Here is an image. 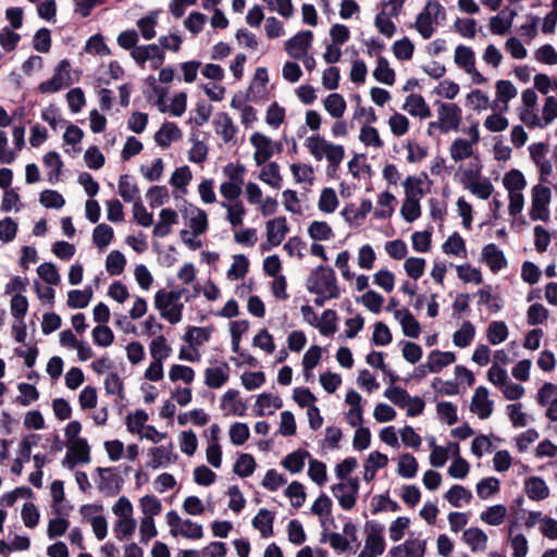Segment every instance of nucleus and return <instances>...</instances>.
I'll use <instances>...</instances> for the list:
<instances>
[{
    "mask_svg": "<svg viewBox=\"0 0 557 557\" xmlns=\"http://www.w3.org/2000/svg\"><path fill=\"white\" fill-rule=\"evenodd\" d=\"M185 288L172 290L159 289L154 294L153 305L160 317L171 324H177L183 319L184 304L181 301Z\"/></svg>",
    "mask_w": 557,
    "mask_h": 557,
    "instance_id": "1",
    "label": "nucleus"
},
{
    "mask_svg": "<svg viewBox=\"0 0 557 557\" xmlns=\"http://www.w3.org/2000/svg\"><path fill=\"white\" fill-rule=\"evenodd\" d=\"M306 287L311 294H326L329 297H339L335 272L331 268L319 265L307 278Z\"/></svg>",
    "mask_w": 557,
    "mask_h": 557,
    "instance_id": "2",
    "label": "nucleus"
},
{
    "mask_svg": "<svg viewBox=\"0 0 557 557\" xmlns=\"http://www.w3.org/2000/svg\"><path fill=\"white\" fill-rule=\"evenodd\" d=\"M446 16L444 7L434 0H429L424 9L418 14L414 27L423 39H429L435 32L438 20Z\"/></svg>",
    "mask_w": 557,
    "mask_h": 557,
    "instance_id": "3",
    "label": "nucleus"
},
{
    "mask_svg": "<svg viewBox=\"0 0 557 557\" xmlns=\"http://www.w3.org/2000/svg\"><path fill=\"white\" fill-rule=\"evenodd\" d=\"M424 183L417 176H407L405 182L407 198L401 207V214L407 222H412L420 216L419 199L423 196Z\"/></svg>",
    "mask_w": 557,
    "mask_h": 557,
    "instance_id": "4",
    "label": "nucleus"
},
{
    "mask_svg": "<svg viewBox=\"0 0 557 557\" xmlns=\"http://www.w3.org/2000/svg\"><path fill=\"white\" fill-rule=\"evenodd\" d=\"M166 523L170 527L172 536H183L188 540H200L203 536L201 524L190 519H182L175 510H171L165 516Z\"/></svg>",
    "mask_w": 557,
    "mask_h": 557,
    "instance_id": "5",
    "label": "nucleus"
},
{
    "mask_svg": "<svg viewBox=\"0 0 557 557\" xmlns=\"http://www.w3.org/2000/svg\"><path fill=\"white\" fill-rule=\"evenodd\" d=\"M249 140L255 148L253 159L258 165L267 163L274 153L282 151V144L273 141L260 132H255Z\"/></svg>",
    "mask_w": 557,
    "mask_h": 557,
    "instance_id": "6",
    "label": "nucleus"
},
{
    "mask_svg": "<svg viewBox=\"0 0 557 557\" xmlns=\"http://www.w3.org/2000/svg\"><path fill=\"white\" fill-rule=\"evenodd\" d=\"M437 106V124L442 133L457 131L461 123L462 111L453 102H436Z\"/></svg>",
    "mask_w": 557,
    "mask_h": 557,
    "instance_id": "7",
    "label": "nucleus"
},
{
    "mask_svg": "<svg viewBox=\"0 0 557 557\" xmlns=\"http://www.w3.org/2000/svg\"><path fill=\"white\" fill-rule=\"evenodd\" d=\"M359 487L358 478H348L345 482L334 484L332 493L344 510H350L356 505Z\"/></svg>",
    "mask_w": 557,
    "mask_h": 557,
    "instance_id": "8",
    "label": "nucleus"
},
{
    "mask_svg": "<svg viewBox=\"0 0 557 557\" xmlns=\"http://www.w3.org/2000/svg\"><path fill=\"white\" fill-rule=\"evenodd\" d=\"M450 157L455 161L471 159V169L466 170L462 174H480V160L474 156L473 145L465 138H456L450 145Z\"/></svg>",
    "mask_w": 557,
    "mask_h": 557,
    "instance_id": "9",
    "label": "nucleus"
},
{
    "mask_svg": "<svg viewBox=\"0 0 557 557\" xmlns=\"http://www.w3.org/2000/svg\"><path fill=\"white\" fill-rule=\"evenodd\" d=\"M69 67V61L62 60L54 70L52 77L39 84L38 90L41 94H52L70 86L72 82Z\"/></svg>",
    "mask_w": 557,
    "mask_h": 557,
    "instance_id": "10",
    "label": "nucleus"
},
{
    "mask_svg": "<svg viewBox=\"0 0 557 557\" xmlns=\"http://www.w3.org/2000/svg\"><path fill=\"white\" fill-rule=\"evenodd\" d=\"M550 189L546 186L536 185L532 193V206L530 216L534 221H547L549 218L548 203L550 201Z\"/></svg>",
    "mask_w": 557,
    "mask_h": 557,
    "instance_id": "11",
    "label": "nucleus"
},
{
    "mask_svg": "<svg viewBox=\"0 0 557 557\" xmlns=\"http://www.w3.org/2000/svg\"><path fill=\"white\" fill-rule=\"evenodd\" d=\"M364 532L367 535L364 547L374 554L382 555L385 550L384 525L375 520H370L366 522Z\"/></svg>",
    "mask_w": 557,
    "mask_h": 557,
    "instance_id": "12",
    "label": "nucleus"
},
{
    "mask_svg": "<svg viewBox=\"0 0 557 557\" xmlns=\"http://www.w3.org/2000/svg\"><path fill=\"white\" fill-rule=\"evenodd\" d=\"M289 228L285 216H278L267 222V242L263 244V250H269L278 246Z\"/></svg>",
    "mask_w": 557,
    "mask_h": 557,
    "instance_id": "13",
    "label": "nucleus"
},
{
    "mask_svg": "<svg viewBox=\"0 0 557 557\" xmlns=\"http://www.w3.org/2000/svg\"><path fill=\"white\" fill-rule=\"evenodd\" d=\"M313 34L311 30H302L288 39L285 49L288 55L295 60L306 57L308 49L311 47Z\"/></svg>",
    "mask_w": 557,
    "mask_h": 557,
    "instance_id": "14",
    "label": "nucleus"
},
{
    "mask_svg": "<svg viewBox=\"0 0 557 557\" xmlns=\"http://www.w3.org/2000/svg\"><path fill=\"white\" fill-rule=\"evenodd\" d=\"M215 133L222 138L224 144H237L238 127L234 124L232 117L224 112L218 113L213 119Z\"/></svg>",
    "mask_w": 557,
    "mask_h": 557,
    "instance_id": "15",
    "label": "nucleus"
},
{
    "mask_svg": "<svg viewBox=\"0 0 557 557\" xmlns=\"http://www.w3.org/2000/svg\"><path fill=\"white\" fill-rule=\"evenodd\" d=\"M470 410L480 419H487L493 412V401L488 398V391L479 386L471 400Z\"/></svg>",
    "mask_w": 557,
    "mask_h": 557,
    "instance_id": "16",
    "label": "nucleus"
},
{
    "mask_svg": "<svg viewBox=\"0 0 557 557\" xmlns=\"http://www.w3.org/2000/svg\"><path fill=\"white\" fill-rule=\"evenodd\" d=\"M237 389H227L221 398V409L224 416L243 417L247 410L245 403L238 397Z\"/></svg>",
    "mask_w": 557,
    "mask_h": 557,
    "instance_id": "17",
    "label": "nucleus"
},
{
    "mask_svg": "<svg viewBox=\"0 0 557 557\" xmlns=\"http://www.w3.org/2000/svg\"><path fill=\"white\" fill-rule=\"evenodd\" d=\"M482 261L485 262L494 273H497L507 265L503 250L495 244H487L483 247Z\"/></svg>",
    "mask_w": 557,
    "mask_h": 557,
    "instance_id": "18",
    "label": "nucleus"
},
{
    "mask_svg": "<svg viewBox=\"0 0 557 557\" xmlns=\"http://www.w3.org/2000/svg\"><path fill=\"white\" fill-rule=\"evenodd\" d=\"M178 223V214L176 211L170 208H164L159 213V221L153 227V235L159 238H163L171 233V228L174 224Z\"/></svg>",
    "mask_w": 557,
    "mask_h": 557,
    "instance_id": "19",
    "label": "nucleus"
},
{
    "mask_svg": "<svg viewBox=\"0 0 557 557\" xmlns=\"http://www.w3.org/2000/svg\"><path fill=\"white\" fill-rule=\"evenodd\" d=\"M230 367L222 363L218 367L207 368L205 371V384L210 388L222 387L230 379Z\"/></svg>",
    "mask_w": 557,
    "mask_h": 557,
    "instance_id": "20",
    "label": "nucleus"
},
{
    "mask_svg": "<svg viewBox=\"0 0 557 557\" xmlns=\"http://www.w3.org/2000/svg\"><path fill=\"white\" fill-rule=\"evenodd\" d=\"M463 185L475 196L481 199H487L493 193V185L482 176H463Z\"/></svg>",
    "mask_w": 557,
    "mask_h": 557,
    "instance_id": "21",
    "label": "nucleus"
},
{
    "mask_svg": "<svg viewBox=\"0 0 557 557\" xmlns=\"http://www.w3.org/2000/svg\"><path fill=\"white\" fill-rule=\"evenodd\" d=\"M395 319L400 323L403 332L406 336L418 338L421 333V326L413 314L407 310H395Z\"/></svg>",
    "mask_w": 557,
    "mask_h": 557,
    "instance_id": "22",
    "label": "nucleus"
},
{
    "mask_svg": "<svg viewBox=\"0 0 557 557\" xmlns=\"http://www.w3.org/2000/svg\"><path fill=\"white\" fill-rule=\"evenodd\" d=\"M403 109L412 116L428 119L431 116V110L421 95L410 94L403 106Z\"/></svg>",
    "mask_w": 557,
    "mask_h": 557,
    "instance_id": "23",
    "label": "nucleus"
},
{
    "mask_svg": "<svg viewBox=\"0 0 557 557\" xmlns=\"http://www.w3.org/2000/svg\"><path fill=\"white\" fill-rule=\"evenodd\" d=\"M99 474L98 488L107 495H114L119 492V476L112 468H97Z\"/></svg>",
    "mask_w": 557,
    "mask_h": 557,
    "instance_id": "24",
    "label": "nucleus"
},
{
    "mask_svg": "<svg viewBox=\"0 0 557 557\" xmlns=\"http://www.w3.org/2000/svg\"><path fill=\"white\" fill-rule=\"evenodd\" d=\"M456 361L451 351L432 350L426 358V367L431 373H440L445 367Z\"/></svg>",
    "mask_w": 557,
    "mask_h": 557,
    "instance_id": "25",
    "label": "nucleus"
},
{
    "mask_svg": "<svg viewBox=\"0 0 557 557\" xmlns=\"http://www.w3.org/2000/svg\"><path fill=\"white\" fill-rule=\"evenodd\" d=\"M527 496L532 500H543L549 496V488L540 476H530L524 481Z\"/></svg>",
    "mask_w": 557,
    "mask_h": 557,
    "instance_id": "26",
    "label": "nucleus"
},
{
    "mask_svg": "<svg viewBox=\"0 0 557 557\" xmlns=\"http://www.w3.org/2000/svg\"><path fill=\"white\" fill-rule=\"evenodd\" d=\"M516 12L513 10H502L497 15L490 20V29L494 35L507 34L511 26Z\"/></svg>",
    "mask_w": 557,
    "mask_h": 557,
    "instance_id": "27",
    "label": "nucleus"
},
{
    "mask_svg": "<svg viewBox=\"0 0 557 557\" xmlns=\"http://www.w3.org/2000/svg\"><path fill=\"white\" fill-rule=\"evenodd\" d=\"M547 151V146L543 143H536L529 146L530 157L539 168L540 174H552V164L546 158Z\"/></svg>",
    "mask_w": 557,
    "mask_h": 557,
    "instance_id": "28",
    "label": "nucleus"
},
{
    "mask_svg": "<svg viewBox=\"0 0 557 557\" xmlns=\"http://www.w3.org/2000/svg\"><path fill=\"white\" fill-rule=\"evenodd\" d=\"M388 462V458L386 455L380 451H372L364 463L363 471V480L366 482H371L376 474V471L381 468H384Z\"/></svg>",
    "mask_w": 557,
    "mask_h": 557,
    "instance_id": "29",
    "label": "nucleus"
},
{
    "mask_svg": "<svg viewBox=\"0 0 557 557\" xmlns=\"http://www.w3.org/2000/svg\"><path fill=\"white\" fill-rule=\"evenodd\" d=\"M463 541L472 552H483L487 546V535L480 528H469L463 531Z\"/></svg>",
    "mask_w": 557,
    "mask_h": 557,
    "instance_id": "30",
    "label": "nucleus"
},
{
    "mask_svg": "<svg viewBox=\"0 0 557 557\" xmlns=\"http://www.w3.org/2000/svg\"><path fill=\"white\" fill-rule=\"evenodd\" d=\"M273 513L265 508H261L252 519V525L262 537L267 539L273 534Z\"/></svg>",
    "mask_w": 557,
    "mask_h": 557,
    "instance_id": "31",
    "label": "nucleus"
},
{
    "mask_svg": "<svg viewBox=\"0 0 557 557\" xmlns=\"http://www.w3.org/2000/svg\"><path fill=\"white\" fill-rule=\"evenodd\" d=\"M283 406V401L278 396L272 394H261L258 396L256 401V413L259 417L265 414H272L275 409H280Z\"/></svg>",
    "mask_w": 557,
    "mask_h": 557,
    "instance_id": "32",
    "label": "nucleus"
},
{
    "mask_svg": "<svg viewBox=\"0 0 557 557\" xmlns=\"http://www.w3.org/2000/svg\"><path fill=\"white\" fill-rule=\"evenodd\" d=\"M444 498L456 508H460L463 504H469L472 499L470 490L462 485H453L444 495Z\"/></svg>",
    "mask_w": 557,
    "mask_h": 557,
    "instance_id": "33",
    "label": "nucleus"
},
{
    "mask_svg": "<svg viewBox=\"0 0 557 557\" xmlns=\"http://www.w3.org/2000/svg\"><path fill=\"white\" fill-rule=\"evenodd\" d=\"M182 136L181 129L175 123H164L160 129L154 134V140L159 146L169 147L172 141L180 139Z\"/></svg>",
    "mask_w": 557,
    "mask_h": 557,
    "instance_id": "34",
    "label": "nucleus"
},
{
    "mask_svg": "<svg viewBox=\"0 0 557 557\" xmlns=\"http://www.w3.org/2000/svg\"><path fill=\"white\" fill-rule=\"evenodd\" d=\"M455 63L458 67L467 71H474L475 53L471 47L459 45L455 49L454 55Z\"/></svg>",
    "mask_w": 557,
    "mask_h": 557,
    "instance_id": "35",
    "label": "nucleus"
},
{
    "mask_svg": "<svg viewBox=\"0 0 557 557\" xmlns=\"http://www.w3.org/2000/svg\"><path fill=\"white\" fill-rule=\"evenodd\" d=\"M159 14L160 11L154 10L137 21L136 25L145 40H151L156 37L157 33L154 28L158 24Z\"/></svg>",
    "mask_w": 557,
    "mask_h": 557,
    "instance_id": "36",
    "label": "nucleus"
},
{
    "mask_svg": "<svg viewBox=\"0 0 557 557\" xmlns=\"http://www.w3.org/2000/svg\"><path fill=\"white\" fill-rule=\"evenodd\" d=\"M323 107L333 119L338 120L344 115L347 104L341 94L333 92L323 100Z\"/></svg>",
    "mask_w": 557,
    "mask_h": 557,
    "instance_id": "37",
    "label": "nucleus"
},
{
    "mask_svg": "<svg viewBox=\"0 0 557 557\" xmlns=\"http://www.w3.org/2000/svg\"><path fill=\"white\" fill-rule=\"evenodd\" d=\"M475 336V326L470 321H463L453 334V343L458 348L468 347Z\"/></svg>",
    "mask_w": 557,
    "mask_h": 557,
    "instance_id": "38",
    "label": "nucleus"
},
{
    "mask_svg": "<svg viewBox=\"0 0 557 557\" xmlns=\"http://www.w3.org/2000/svg\"><path fill=\"white\" fill-rule=\"evenodd\" d=\"M310 458V454L305 449H298L288 454L282 461V465L285 469L290 471L292 473L300 472L307 459Z\"/></svg>",
    "mask_w": 557,
    "mask_h": 557,
    "instance_id": "39",
    "label": "nucleus"
},
{
    "mask_svg": "<svg viewBox=\"0 0 557 557\" xmlns=\"http://www.w3.org/2000/svg\"><path fill=\"white\" fill-rule=\"evenodd\" d=\"M189 222L188 225L195 236H198L207 231L208 220L203 210L198 208H190L186 211Z\"/></svg>",
    "mask_w": 557,
    "mask_h": 557,
    "instance_id": "40",
    "label": "nucleus"
},
{
    "mask_svg": "<svg viewBox=\"0 0 557 557\" xmlns=\"http://www.w3.org/2000/svg\"><path fill=\"white\" fill-rule=\"evenodd\" d=\"M509 331L504 321H492L486 330V338L491 345H498L505 342Z\"/></svg>",
    "mask_w": 557,
    "mask_h": 557,
    "instance_id": "41",
    "label": "nucleus"
},
{
    "mask_svg": "<svg viewBox=\"0 0 557 557\" xmlns=\"http://www.w3.org/2000/svg\"><path fill=\"white\" fill-rule=\"evenodd\" d=\"M332 143H329L323 137L315 135L310 136L306 139L305 146L308 148L313 158L321 161L325 158L329 147Z\"/></svg>",
    "mask_w": 557,
    "mask_h": 557,
    "instance_id": "42",
    "label": "nucleus"
},
{
    "mask_svg": "<svg viewBox=\"0 0 557 557\" xmlns=\"http://www.w3.org/2000/svg\"><path fill=\"white\" fill-rule=\"evenodd\" d=\"M373 76L377 82L385 85L392 86L395 83V72L389 67V63L384 57H379Z\"/></svg>",
    "mask_w": 557,
    "mask_h": 557,
    "instance_id": "43",
    "label": "nucleus"
},
{
    "mask_svg": "<svg viewBox=\"0 0 557 557\" xmlns=\"http://www.w3.org/2000/svg\"><path fill=\"white\" fill-rule=\"evenodd\" d=\"M92 298V290L87 287L83 290L72 289L67 293V306L73 309L86 308Z\"/></svg>",
    "mask_w": 557,
    "mask_h": 557,
    "instance_id": "44",
    "label": "nucleus"
},
{
    "mask_svg": "<svg viewBox=\"0 0 557 557\" xmlns=\"http://www.w3.org/2000/svg\"><path fill=\"white\" fill-rule=\"evenodd\" d=\"M211 335V329L189 326L184 335V341L191 347L207 343Z\"/></svg>",
    "mask_w": 557,
    "mask_h": 557,
    "instance_id": "45",
    "label": "nucleus"
},
{
    "mask_svg": "<svg viewBox=\"0 0 557 557\" xmlns=\"http://www.w3.org/2000/svg\"><path fill=\"white\" fill-rule=\"evenodd\" d=\"M506 515L507 509L504 505H494L481 512L480 518L483 522L496 527L504 522Z\"/></svg>",
    "mask_w": 557,
    "mask_h": 557,
    "instance_id": "46",
    "label": "nucleus"
},
{
    "mask_svg": "<svg viewBox=\"0 0 557 557\" xmlns=\"http://www.w3.org/2000/svg\"><path fill=\"white\" fill-rule=\"evenodd\" d=\"M308 234L313 240H330L334 237L332 227L324 221H313L308 227Z\"/></svg>",
    "mask_w": 557,
    "mask_h": 557,
    "instance_id": "47",
    "label": "nucleus"
},
{
    "mask_svg": "<svg viewBox=\"0 0 557 557\" xmlns=\"http://www.w3.org/2000/svg\"><path fill=\"white\" fill-rule=\"evenodd\" d=\"M418 471V461L410 454H404L398 461V474L405 479H412Z\"/></svg>",
    "mask_w": 557,
    "mask_h": 557,
    "instance_id": "48",
    "label": "nucleus"
},
{
    "mask_svg": "<svg viewBox=\"0 0 557 557\" xmlns=\"http://www.w3.org/2000/svg\"><path fill=\"white\" fill-rule=\"evenodd\" d=\"M171 351L172 349L166 344V339L163 335L157 336L150 343V355L152 360H159L163 362V360L170 356Z\"/></svg>",
    "mask_w": 557,
    "mask_h": 557,
    "instance_id": "49",
    "label": "nucleus"
},
{
    "mask_svg": "<svg viewBox=\"0 0 557 557\" xmlns=\"http://www.w3.org/2000/svg\"><path fill=\"white\" fill-rule=\"evenodd\" d=\"M113 238V228L108 224H99L92 232V240L100 249L108 247Z\"/></svg>",
    "mask_w": 557,
    "mask_h": 557,
    "instance_id": "50",
    "label": "nucleus"
},
{
    "mask_svg": "<svg viewBox=\"0 0 557 557\" xmlns=\"http://www.w3.org/2000/svg\"><path fill=\"white\" fill-rule=\"evenodd\" d=\"M249 261L244 255H235L233 263L227 271V278L236 281L243 278L248 272Z\"/></svg>",
    "mask_w": 557,
    "mask_h": 557,
    "instance_id": "51",
    "label": "nucleus"
},
{
    "mask_svg": "<svg viewBox=\"0 0 557 557\" xmlns=\"http://www.w3.org/2000/svg\"><path fill=\"white\" fill-rule=\"evenodd\" d=\"M67 451L75 457V461L86 463L90 460L89 446L85 438H76L70 442Z\"/></svg>",
    "mask_w": 557,
    "mask_h": 557,
    "instance_id": "52",
    "label": "nucleus"
},
{
    "mask_svg": "<svg viewBox=\"0 0 557 557\" xmlns=\"http://www.w3.org/2000/svg\"><path fill=\"white\" fill-rule=\"evenodd\" d=\"M104 389L108 395H115L120 400H123L124 384L117 373L110 372L104 380Z\"/></svg>",
    "mask_w": 557,
    "mask_h": 557,
    "instance_id": "53",
    "label": "nucleus"
},
{
    "mask_svg": "<svg viewBox=\"0 0 557 557\" xmlns=\"http://www.w3.org/2000/svg\"><path fill=\"white\" fill-rule=\"evenodd\" d=\"M125 264L126 259L119 250H112L107 256L106 268L111 275H120L124 271Z\"/></svg>",
    "mask_w": 557,
    "mask_h": 557,
    "instance_id": "54",
    "label": "nucleus"
},
{
    "mask_svg": "<svg viewBox=\"0 0 557 557\" xmlns=\"http://www.w3.org/2000/svg\"><path fill=\"white\" fill-rule=\"evenodd\" d=\"M255 468L253 457L249 454H242L234 465V472L240 478H247L253 473Z\"/></svg>",
    "mask_w": 557,
    "mask_h": 557,
    "instance_id": "55",
    "label": "nucleus"
},
{
    "mask_svg": "<svg viewBox=\"0 0 557 557\" xmlns=\"http://www.w3.org/2000/svg\"><path fill=\"white\" fill-rule=\"evenodd\" d=\"M137 522L134 518H119L114 524V534L119 540L129 537L136 530Z\"/></svg>",
    "mask_w": 557,
    "mask_h": 557,
    "instance_id": "56",
    "label": "nucleus"
},
{
    "mask_svg": "<svg viewBox=\"0 0 557 557\" xmlns=\"http://www.w3.org/2000/svg\"><path fill=\"white\" fill-rule=\"evenodd\" d=\"M308 475L318 485H320V486L324 485L325 482L327 481L325 463L322 461H319L317 459H310L309 468H308Z\"/></svg>",
    "mask_w": 557,
    "mask_h": 557,
    "instance_id": "57",
    "label": "nucleus"
},
{
    "mask_svg": "<svg viewBox=\"0 0 557 557\" xmlns=\"http://www.w3.org/2000/svg\"><path fill=\"white\" fill-rule=\"evenodd\" d=\"M475 490L481 499H487L499 491V480L494 476L482 479L478 482Z\"/></svg>",
    "mask_w": 557,
    "mask_h": 557,
    "instance_id": "58",
    "label": "nucleus"
},
{
    "mask_svg": "<svg viewBox=\"0 0 557 557\" xmlns=\"http://www.w3.org/2000/svg\"><path fill=\"white\" fill-rule=\"evenodd\" d=\"M285 495L290 499L293 507L299 508L306 500L305 487L301 483L294 481L285 490Z\"/></svg>",
    "mask_w": 557,
    "mask_h": 557,
    "instance_id": "59",
    "label": "nucleus"
},
{
    "mask_svg": "<svg viewBox=\"0 0 557 557\" xmlns=\"http://www.w3.org/2000/svg\"><path fill=\"white\" fill-rule=\"evenodd\" d=\"M478 295L479 304L485 305L492 312H498L503 308L502 299L490 287L480 289Z\"/></svg>",
    "mask_w": 557,
    "mask_h": 557,
    "instance_id": "60",
    "label": "nucleus"
},
{
    "mask_svg": "<svg viewBox=\"0 0 557 557\" xmlns=\"http://www.w3.org/2000/svg\"><path fill=\"white\" fill-rule=\"evenodd\" d=\"M169 377L172 382L183 381L190 384L195 379V371L187 366L174 364L169 371Z\"/></svg>",
    "mask_w": 557,
    "mask_h": 557,
    "instance_id": "61",
    "label": "nucleus"
},
{
    "mask_svg": "<svg viewBox=\"0 0 557 557\" xmlns=\"http://www.w3.org/2000/svg\"><path fill=\"white\" fill-rule=\"evenodd\" d=\"M443 251L447 255L461 256L466 253L465 240L458 233L450 235L443 244Z\"/></svg>",
    "mask_w": 557,
    "mask_h": 557,
    "instance_id": "62",
    "label": "nucleus"
},
{
    "mask_svg": "<svg viewBox=\"0 0 557 557\" xmlns=\"http://www.w3.org/2000/svg\"><path fill=\"white\" fill-rule=\"evenodd\" d=\"M384 396L401 409H406L411 396L406 389L392 386L385 389Z\"/></svg>",
    "mask_w": 557,
    "mask_h": 557,
    "instance_id": "63",
    "label": "nucleus"
},
{
    "mask_svg": "<svg viewBox=\"0 0 557 557\" xmlns=\"http://www.w3.org/2000/svg\"><path fill=\"white\" fill-rule=\"evenodd\" d=\"M404 557H423L426 548V541L421 539H408L404 542Z\"/></svg>",
    "mask_w": 557,
    "mask_h": 557,
    "instance_id": "64",
    "label": "nucleus"
}]
</instances>
